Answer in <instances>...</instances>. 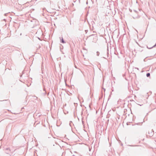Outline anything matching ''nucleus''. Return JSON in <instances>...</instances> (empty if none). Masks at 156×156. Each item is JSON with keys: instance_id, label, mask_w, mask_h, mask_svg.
I'll return each mask as SVG.
<instances>
[{"instance_id": "obj_1", "label": "nucleus", "mask_w": 156, "mask_h": 156, "mask_svg": "<svg viewBox=\"0 0 156 156\" xmlns=\"http://www.w3.org/2000/svg\"><path fill=\"white\" fill-rule=\"evenodd\" d=\"M10 151V150L9 148H7L5 150V153L8 154Z\"/></svg>"}, {"instance_id": "obj_2", "label": "nucleus", "mask_w": 156, "mask_h": 156, "mask_svg": "<svg viewBox=\"0 0 156 156\" xmlns=\"http://www.w3.org/2000/svg\"><path fill=\"white\" fill-rule=\"evenodd\" d=\"M60 39L61 40L62 42V43H65V42L63 40V39L62 37Z\"/></svg>"}, {"instance_id": "obj_3", "label": "nucleus", "mask_w": 156, "mask_h": 156, "mask_svg": "<svg viewBox=\"0 0 156 156\" xmlns=\"http://www.w3.org/2000/svg\"><path fill=\"white\" fill-rule=\"evenodd\" d=\"M146 75L147 77H148L150 76V73H147Z\"/></svg>"}]
</instances>
